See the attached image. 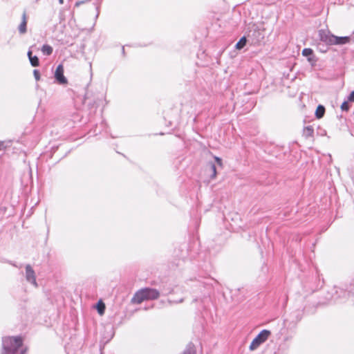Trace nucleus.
<instances>
[{"label": "nucleus", "instance_id": "obj_1", "mask_svg": "<svg viewBox=\"0 0 354 354\" xmlns=\"http://www.w3.org/2000/svg\"><path fill=\"white\" fill-rule=\"evenodd\" d=\"M159 292L154 288H145L137 291L131 299L133 304H141L145 300H153L158 298Z\"/></svg>", "mask_w": 354, "mask_h": 354}, {"label": "nucleus", "instance_id": "obj_2", "mask_svg": "<svg viewBox=\"0 0 354 354\" xmlns=\"http://www.w3.org/2000/svg\"><path fill=\"white\" fill-rule=\"evenodd\" d=\"M22 346L20 337H6L2 339L3 352L1 354H15Z\"/></svg>", "mask_w": 354, "mask_h": 354}, {"label": "nucleus", "instance_id": "obj_3", "mask_svg": "<svg viewBox=\"0 0 354 354\" xmlns=\"http://www.w3.org/2000/svg\"><path fill=\"white\" fill-rule=\"evenodd\" d=\"M270 332L268 330H263L260 333L252 340L250 345V350H256L261 344L267 340Z\"/></svg>", "mask_w": 354, "mask_h": 354}, {"label": "nucleus", "instance_id": "obj_4", "mask_svg": "<svg viewBox=\"0 0 354 354\" xmlns=\"http://www.w3.org/2000/svg\"><path fill=\"white\" fill-rule=\"evenodd\" d=\"M25 277L28 282L32 284L35 287H37L35 272L31 266L29 264L26 266Z\"/></svg>", "mask_w": 354, "mask_h": 354}, {"label": "nucleus", "instance_id": "obj_5", "mask_svg": "<svg viewBox=\"0 0 354 354\" xmlns=\"http://www.w3.org/2000/svg\"><path fill=\"white\" fill-rule=\"evenodd\" d=\"M55 78L60 84H64L67 83V80L64 75V67L62 64L57 66L55 72Z\"/></svg>", "mask_w": 354, "mask_h": 354}, {"label": "nucleus", "instance_id": "obj_6", "mask_svg": "<svg viewBox=\"0 0 354 354\" xmlns=\"http://www.w3.org/2000/svg\"><path fill=\"white\" fill-rule=\"evenodd\" d=\"M319 35L321 41L325 42L328 45H333V41L334 39L333 35H331L330 32L324 30H321L319 32Z\"/></svg>", "mask_w": 354, "mask_h": 354}, {"label": "nucleus", "instance_id": "obj_7", "mask_svg": "<svg viewBox=\"0 0 354 354\" xmlns=\"http://www.w3.org/2000/svg\"><path fill=\"white\" fill-rule=\"evenodd\" d=\"M333 45H342L347 44L350 41L351 39L349 37H333Z\"/></svg>", "mask_w": 354, "mask_h": 354}, {"label": "nucleus", "instance_id": "obj_8", "mask_svg": "<svg viewBox=\"0 0 354 354\" xmlns=\"http://www.w3.org/2000/svg\"><path fill=\"white\" fill-rule=\"evenodd\" d=\"M27 26V19H26V13L24 12L22 15V21L18 27V30L20 34H25L27 31L26 29Z\"/></svg>", "mask_w": 354, "mask_h": 354}, {"label": "nucleus", "instance_id": "obj_9", "mask_svg": "<svg viewBox=\"0 0 354 354\" xmlns=\"http://www.w3.org/2000/svg\"><path fill=\"white\" fill-rule=\"evenodd\" d=\"M28 56L30 60L31 65L34 67L38 66L39 65V58L36 55H32V52L29 50L28 52Z\"/></svg>", "mask_w": 354, "mask_h": 354}, {"label": "nucleus", "instance_id": "obj_10", "mask_svg": "<svg viewBox=\"0 0 354 354\" xmlns=\"http://www.w3.org/2000/svg\"><path fill=\"white\" fill-rule=\"evenodd\" d=\"M196 348L192 343H189L181 354H196Z\"/></svg>", "mask_w": 354, "mask_h": 354}, {"label": "nucleus", "instance_id": "obj_11", "mask_svg": "<svg viewBox=\"0 0 354 354\" xmlns=\"http://www.w3.org/2000/svg\"><path fill=\"white\" fill-rule=\"evenodd\" d=\"M313 54V50L311 48H304L302 50V55L304 57H308V60L310 62H315V59L312 57Z\"/></svg>", "mask_w": 354, "mask_h": 354}, {"label": "nucleus", "instance_id": "obj_12", "mask_svg": "<svg viewBox=\"0 0 354 354\" xmlns=\"http://www.w3.org/2000/svg\"><path fill=\"white\" fill-rule=\"evenodd\" d=\"M207 167L209 168V172H210V178L211 179H215L216 177V168L214 163L212 162H208Z\"/></svg>", "mask_w": 354, "mask_h": 354}, {"label": "nucleus", "instance_id": "obj_13", "mask_svg": "<svg viewBox=\"0 0 354 354\" xmlns=\"http://www.w3.org/2000/svg\"><path fill=\"white\" fill-rule=\"evenodd\" d=\"M313 133H314V129H313V127L308 126V127H304V129L303 130V135L304 137H306V138H310L313 136Z\"/></svg>", "mask_w": 354, "mask_h": 354}, {"label": "nucleus", "instance_id": "obj_14", "mask_svg": "<svg viewBox=\"0 0 354 354\" xmlns=\"http://www.w3.org/2000/svg\"><path fill=\"white\" fill-rule=\"evenodd\" d=\"M41 50L44 55L48 56L53 53V48L50 45L44 44L42 46Z\"/></svg>", "mask_w": 354, "mask_h": 354}, {"label": "nucleus", "instance_id": "obj_15", "mask_svg": "<svg viewBox=\"0 0 354 354\" xmlns=\"http://www.w3.org/2000/svg\"><path fill=\"white\" fill-rule=\"evenodd\" d=\"M325 113V108L322 105H319L315 111V115L318 119L322 118Z\"/></svg>", "mask_w": 354, "mask_h": 354}, {"label": "nucleus", "instance_id": "obj_16", "mask_svg": "<svg viewBox=\"0 0 354 354\" xmlns=\"http://www.w3.org/2000/svg\"><path fill=\"white\" fill-rule=\"evenodd\" d=\"M246 39L245 37H242L236 44V49H242L246 44Z\"/></svg>", "mask_w": 354, "mask_h": 354}, {"label": "nucleus", "instance_id": "obj_17", "mask_svg": "<svg viewBox=\"0 0 354 354\" xmlns=\"http://www.w3.org/2000/svg\"><path fill=\"white\" fill-rule=\"evenodd\" d=\"M350 109L347 101L344 102L341 105V109L344 111H348Z\"/></svg>", "mask_w": 354, "mask_h": 354}, {"label": "nucleus", "instance_id": "obj_18", "mask_svg": "<svg viewBox=\"0 0 354 354\" xmlns=\"http://www.w3.org/2000/svg\"><path fill=\"white\" fill-rule=\"evenodd\" d=\"M214 158L215 161L216 162L217 165L220 167H223V161H222L221 158H220L219 157H217V156H214Z\"/></svg>", "mask_w": 354, "mask_h": 354}, {"label": "nucleus", "instance_id": "obj_19", "mask_svg": "<svg viewBox=\"0 0 354 354\" xmlns=\"http://www.w3.org/2000/svg\"><path fill=\"white\" fill-rule=\"evenodd\" d=\"M33 75L37 81L39 80L40 79V74L38 70H34L33 71Z\"/></svg>", "mask_w": 354, "mask_h": 354}, {"label": "nucleus", "instance_id": "obj_20", "mask_svg": "<svg viewBox=\"0 0 354 354\" xmlns=\"http://www.w3.org/2000/svg\"><path fill=\"white\" fill-rule=\"evenodd\" d=\"M348 101L354 102V91H352L348 97Z\"/></svg>", "mask_w": 354, "mask_h": 354}, {"label": "nucleus", "instance_id": "obj_21", "mask_svg": "<svg viewBox=\"0 0 354 354\" xmlns=\"http://www.w3.org/2000/svg\"><path fill=\"white\" fill-rule=\"evenodd\" d=\"M98 310V313L102 315L104 313V306H103L102 308H100V307H98L97 308Z\"/></svg>", "mask_w": 354, "mask_h": 354}, {"label": "nucleus", "instance_id": "obj_22", "mask_svg": "<svg viewBox=\"0 0 354 354\" xmlns=\"http://www.w3.org/2000/svg\"><path fill=\"white\" fill-rule=\"evenodd\" d=\"M5 147V142L0 141V150L4 149Z\"/></svg>", "mask_w": 354, "mask_h": 354}, {"label": "nucleus", "instance_id": "obj_23", "mask_svg": "<svg viewBox=\"0 0 354 354\" xmlns=\"http://www.w3.org/2000/svg\"><path fill=\"white\" fill-rule=\"evenodd\" d=\"M25 353H26V350H21L20 354H25Z\"/></svg>", "mask_w": 354, "mask_h": 354}, {"label": "nucleus", "instance_id": "obj_24", "mask_svg": "<svg viewBox=\"0 0 354 354\" xmlns=\"http://www.w3.org/2000/svg\"><path fill=\"white\" fill-rule=\"evenodd\" d=\"M59 2L60 4H62L64 1H63V0H59Z\"/></svg>", "mask_w": 354, "mask_h": 354}, {"label": "nucleus", "instance_id": "obj_25", "mask_svg": "<svg viewBox=\"0 0 354 354\" xmlns=\"http://www.w3.org/2000/svg\"><path fill=\"white\" fill-rule=\"evenodd\" d=\"M122 53H124V47L122 48Z\"/></svg>", "mask_w": 354, "mask_h": 354}]
</instances>
